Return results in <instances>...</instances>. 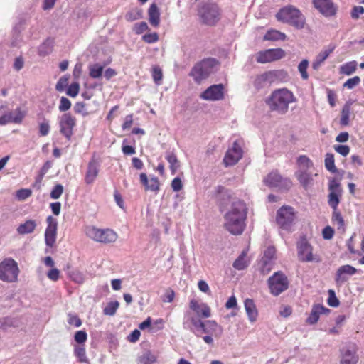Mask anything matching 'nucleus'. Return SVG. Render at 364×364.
I'll return each instance as SVG.
<instances>
[{
  "mask_svg": "<svg viewBox=\"0 0 364 364\" xmlns=\"http://www.w3.org/2000/svg\"><path fill=\"white\" fill-rule=\"evenodd\" d=\"M270 293L274 296H279L289 288L287 277L281 271L274 272L267 280Z\"/></svg>",
  "mask_w": 364,
  "mask_h": 364,
  "instance_id": "nucleus-8",
  "label": "nucleus"
},
{
  "mask_svg": "<svg viewBox=\"0 0 364 364\" xmlns=\"http://www.w3.org/2000/svg\"><path fill=\"white\" fill-rule=\"evenodd\" d=\"M119 303L117 301H111L105 307L103 312L105 315L113 316L115 314Z\"/></svg>",
  "mask_w": 364,
  "mask_h": 364,
  "instance_id": "nucleus-46",
  "label": "nucleus"
},
{
  "mask_svg": "<svg viewBox=\"0 0 364 364\" xmlns=\"http://www.w3.org/2000/svg\"><path fill=\"white\" fill-rule=\"evenodd\" d=\"M68 76L64 75L61 77L55 85L56 90L59 92H63L68 85Z\"/></svg>",
  "mask_w": 364,
  "mask_h": 364,
  "instance_id": "nucleus-53",
  "label": "nucleus"
},
{
  "mask_svg": "<svg viewBox=\"0 0 364 364\" xmlns=\"http://www.w3.org/2000/svg\"><path fill=\"white\" fill-rule=\"evenodd\" d=\"M360 82V78L358 76H355L346 80L343 84L344 87L348 89H353Z\"/></svg>",
  "mask_w": 364,
  "mask_h": 364,
  "instance_id": "nucleus-57",
  "label": "nucleus"
},
{
  "mask_svg": "<svg viewBox=\"0 0 364 364\" xmlns=\"http://www.w3.org/2000/svg\"><path fill=\"white\" fill-rule=\"evenodd\" d=\"M275 252L276 250L274 247H269L265 250L264 252V256L261 259L265 261H272L274 257Z\"/></svg>",
  "mask_w": 364,
  "mask_h": 364,
  "instance_id": "nucleus-59",
  "label": "nucleus"
},
{
  "mask_svg": "<svg viewBox=\"0 0 364 364\" xmlns=\"http://www.w3.org/2000/svg\"><path fill=\"white\" fill-rule=\"evenodd\" d=\"M246 254L243 252L233 262V267L237 270H243L247 266L248 263L245 260Z\"/></svg>",
  "mask_w": 364,
  "mask_h": 364,
  "instance_id": "nucleus-40",
  "label": "nucleus"
},
{
  "mask_svg": "<svg viewBox=\"0 0 364 364\" xmlns=\"http://www.w3.org/2000/svg\"><path fill=\"white\" fill-rule=\"evenodd\" d=\"M334 235V230L331 226L325 227L322 230V236L324 240H331Z\"/></svg>",
  "mask_w": 364,
  "mask_h": 364,
  "instance_id": "nucleus-63",
  "label": "nucleus"
},
{
  "mask_svg": "<svg viewBox=\"0 0 364 364\" xmlns=\"http://www.w3.org/2000/svg\"><path fill=\"white\" fill-rule=\"evenodd\" d=\"M287 38L285 33L276 30H271L266 33L264 36L265 41H284Z\"/></svg>",
  "mask_w": 364,
  "mask_h": 364,
  "instance_id": "nucleus-33",
  "label": "nucleus"
},
{
  "mask_svg": "<svg viewBox=\"0 0 364 364\" xmlns=\"http://www.w3.org/2000/svg\"><path fill=\"white\" fill-rule=\"evenodd\" d=\"M50 124L48 119L44 120L39 124V135L42 136H47L50 132Z\"/></svg>",
  "mask_w": 364,
  "mask_h": 364,
  "instance_id": "nucleus-50",
  "label": "nucleus"
},
{
  "mask_svg": "<svg viewBox=\"0 0 364 364\" xmlns=\"http://www.w3.org/2000/svg\"><path fill=\"white\" fill-rule=\"evenodd\" d=\"M63 192V186L61 184L55 185L50 192V198L58 199Z\"/></svg>",
  "mask_w": 364,
  "mask_h": 364,
  "instance_id": "nucleus-56",
  "label": "nucleus"
},
{
  "mask_svg": "<svg viewBox=\"0 0 364 364\" xmlns=\"http://www.w3.org/2000/svg\"><path fill=\"white\" fill-rule=\"evenodd\" d=\"M330 310L322 305H314L309 316L306 319V322L309 324H315L319 319L321 314H327Z\"/></svg>",
  "mask_w": 364,
  "mask_h": 364,
  "instance_id": "nucleus-25",
  "label": "nucleus"
},
{
  "mask_svg": "<svg viewBox=\"0 0 364 364\" xmlns=\"http://www.w3.org/2000/svg\"><path fill=\"white\" fill-rule=\"evenodd\" d=\"M152 77L154 82L156 85H161L163 78L162 70L158 65H155L152 68Z\"/></svg>",
  "mask_w": 364,
  "mask_h": 364,
  "instance_id": "nucleus-47",
  "label": "nucleus"
},
{
  "mask_svg": "<svg viewBox=\"0 0 364 364\" xmlns=\"http://www.w3.org/2000/svg\"><path fill=\"white\" fill-rule=\"evenodd\" d=\"M125 19L129 22H132L142 18V10L138 7L131 9L125 16Z\"/></svg>",
  "mask_w": 364,
  "mask_h": 364,
  "instance_id": "nucleus-32",
  "label": "nucleus"
},
{
  "mask_svg": "<svg viewBox=\"0 0 364 364\" xmlns=\"http://www.w3.org/2000/svg\"><path fill=\"white\" fill-rule=\"evenodd\" d=\"M71 107V102L65 97H61L58 109L60 112H66Z\"/></svg>",
  "mask_w": 364,
  "mask_h": 364,
  "instance_id": "nucleus-54",
  "label": "nucleus"
},
{
  "mask_svg": "<svg viewBox=\"0 0 364 364\" xmlns=\"http://www.w3.org/2000/svg\"><path fill=\"white\" fill-rule=\"evenodd\" d=\"M189 306L198 316L209 318L211 316L210 309L206 304H198L197 301L192 299Z\"/></svg>",
  "mask_w": 364,
  "mask_h": 364,
  "instance_id": "nucleus-23",
  "label": "nucleus"
},
{
  "mask_svg": "<svg viewBox=\"0 0 364 364\" xmlns=\"http://www.w3.org/2000/svg\"><path fill=\"white\" fill-rule=\"evenodd\" d=\"M328 304L332 307H337L339 306V300L336 296L335 291L333 289L328 290Z\"/></svg>",
  "mask_w": 364,
  "mask_h": 364,
  "instance_id": "nucleus-52",
  "label": "nucleus"
},
{
  "mask_svg": "<svg viewBox=\"0 0 364 364\" xmlns=\"http://www.w3.org/2000/svg\"><path fill=\"white\" fill-rule=\"evenodd\" d=\"M325 167L331 173H336L337 171V168L335 166L334 163V156L331 153H327L325 156Z\"/></svg>",
  "mask_w": 364,
  "mask_h": 364,
  "instance_id": "nucleus-39",
  "label": "nucleus"
},
{
  "mask_svg": "<svg viewBox=\"0 0 364 364\" xmlns=\"http://www.w3.org/2000/svg\"><path fill=\"white\" fill-rule=\"evenodd\" d=\"M295 218L294 208L290 206H283L277 210V223L284 230H289L293 225Z\"/></svg>",
  "mask_w": 364,
  "mask_h": 364,
  "instance_id": "nucleus-10",
  "label": "nucleus"
},
{
  "mask_svg": "<svg viewBox=\"0 0 364 364\" xmlns=\"http://www.w3.org/2000/svg\"><path fill=\"white\" fill-rule=\"evenodd\" d=\"M68 322L70 325L75 326V327H80L82 325L80 318L75 314H69Z\"/></svg>",
  "mask_w": 364,
  "mask_h": 364,
  "instance_id": "nucleus-60",
  "label": "nucleus"
},
{
  "mask_svg": "<svg viewBox=\"0 0 364 364\" xmlns=\"http://www.w3.org/2000/svg\"><path fill=\"white\" fill-rule=\"evenodd\" d=\"M247 208L241 200L234 198L230 208L224 215V228L235 235H241L245 228Z\"/></svg>",
  "mask_w": 364,
  "mask_h": 364,
  "instance_id": "nucleus-1",
  "label": "nucleus"
},
{
  "mask_svg": "<svg viewBox=\"0 0 364 364\" xmlns=\"http://www.w3.org/2000/svg\"><path fill=\"white\" fill-rule=\"evenodd\" d=\"M297 250L299 259L303 262H320L321 261L318 255H313V247L305 237L301 238L297 242Z\"/></svg>",
  "mask_w": 364,
  "mask_h": 364,
  "instance_id": "nucleus-9",
  "label": "nucleus"
},
{
  "mask_svg": "<svg viewBox=\"0 0 364 364\" xmlns=\"http://www.w3.org/2000/svg\"><path fill=\"white\" fill-rule=\"evenodd\" d=\"M242 149L237 141H235L232 148L229 149L223 159L225 166H233L236 164L242 156Z\"/></svg>",
  "mask_w": 364,
  "mask_h": 364,
  "instance_id": "nucleus-17",
  "label": "nucleus"
},
{
  "mask_svg": "<svg viewBox=\"0 0 364 364\" xmlns=\"http://www.w3.org/2000/svg\"><path fill=\"white\" fill-rule=\"evenodd\" d=\"M328 189L330 192L341 193L340 183L338 182L335 178H333L329 181Z\"/></svg>",
  "mask_w": 364,
  "mask_h": 364,
  "instance_id": "nucleus-62",
  "label": "nucleus"
},
{
  "mask_svg": "<svg viewBox=\"0 0 364 364\" xmlns=\"http://www.w3.org/2000/svg\"><path fill=\"white\" fill-rule=\"evenodd\" d=\"M245 309L251 322H255L257 317V311L255 304L252 299H246L245 301Z\"/></svg>",
  "mask_w": 364,
  "mask_h": 364,
  "instance_id": "nucleus-29",
  "label": "nucleus"
},
{
  "mask_svg": "<svg viewBox=\"0 0 364 364\" xmlns=\"http://www.w3.org/2000/svg\"><path fill=\"white\" fill-rule=\"evenodd\" d=\"M296 176L305 189L313 184L312 174L306 170L299 169L296 173Z\"/></svg>",
  "mask_w": 364,
  "mask_h": 364,
  "instance_id": "nucleus-26",
  "label": "nucleus"
},
{
  "mask_svg": "<svg viewBox=\"0 0 364 364\" xmlns=\"http://www.w3.org/2000/svg\"><path fill=\"white\" fill-rule=\"evenodd\" d=\"M31 191L29 189H20L16 192V197L21 200H24L31 196Z\"/></svg>",
  "mask_w": 364,
  "mask_h": 364,
  "instance_id": "nucleus-64",
  "label": "nucleus"
},
{
  "mask_svg": "<svg viewBox=\"0 0 364 364\" xmlns=\"http://www.w3.org/2000/svg\"><path fill=\"white\" fill-rule=\"evenodd\" d=\"M206 323V321H203L200 318L195 322V323L193 325V328H190L191 331H193L195 335L198 337H200L203 334V329L205 328Z\"/></svg>",
  "mask_w": 364,
  "mask_h": 364,
  "instance_id": "nucleus-45",
  "label": "nucleus"
},
{
  "mask_svg": "<svg viewBox=\"0 0 364 364\" xmlns=\"http://www.w3.org/2000/svg\"><path fill=\"white\" fill-rule=\"evenodd\" d=\"M276 75L272 71H267L256 76L253 85L257 90H260L275 80Z\"/></svg>",
  "mask_w": 364,
  "mask_h": 364,
  "instance_id": "nucleus-21",
  "label": "nucleus"
},
{
  "mask_svg": "<svg viewBox=\"0 0 364 364\" xmlns=\"http://www.w3.org/2000/svg\"><path fill=\"white\" fill-rule=\"evenodd\" d=\"M89 75L94 79H98L102 77L104 67L99 63L90 65Z\"/></svg>",
  "mask_w": 364,
  "mask_h": 364,
  "instance_id": "nucleus-35",
  "label": "nucleus"
},
{
  "mask_svg": "<svg viewBox=\"0 0 364 364\" xmlns=\"http://www.w3.org/2000/svg\"><path fill=\"white\" fill-rule=\"evenodd\" d=\"M74 338L77 343L82 344L87 341V334L85 331H77L75 333Z\"/></svg>",
  "mask_w": 364,
  "mask_h": 364,
  "instance_id": "nucleus-58",
  "label": "nucleus"
},
{
  "mask_svg": "<svg viewBox=\"0 0 364 364\" xmlns=\"http://www.w3.org/2000/svg\"><path fill=\"white\" fill-rule=\"evenodd\" d=\"M53 49V41L52 40H46L44 43H43L39 48L38 53L40 55L45 56L49 54Z\"/></svg>",
  "mask_w": 364,
  "mask_h": 364,
  "instance_id": "nucleus-41",
  "label": "nucleus"
},
{
  "mask_svg": "<svg viewBox=\"0 0 364 364\" xmlns=\"http://www.w3.org/2000/svg\"><path fill=\"white\" fill-rule=\"evenodd\" d=\"M279 21L288 23L296 29H302L306 24V18L301 11L293 6H287L279 9L276 14Z\"/></svg>",
  "mask_w": 364,
  "mask_h": 364,
  "instance_id": "nucleus-3",
  "label": "nucleus"
},
{
  "mask_svg": "<svg viewBox=\"0 0 364 364\" xmlns=\"http://www.w3.org/2000/svg\"><path fill=\"white\" fill-rule=\"evenodd\" d=\"M47 228L45 231V242L49 247H53L56 241L58 221L53 216L46 218Z\"/></svg>",
  "mask_w": 364,
  "mask_h": 364,
  "instance_id": "nucleus-15",
  "label": "nucleus"
},
{
  "mask_svg": "<svg viewBox=\"0 0 364 364\" xmlns=\"http://www.w3.org/2000/svg\"><path fill=\"white\" fill-rule=\"evenodd\" d=\"M36 223L33 220H27L24 223L21 224L17 228V232L20 235H26L32 233L36 228Z\"/></svg>",
  "mask_w": 364,
  "mask_h": 364,
  "instance_id": "nucleus-30",
  "label": "nucleus"
},
{
  "mask_svg": "<svg viewBox=\"0 0 364 364\" xmlns=\"http://www.w3.org/2000/svg\"><path fill=\"white\" fill-rule=\"evenodd\" d=\"M314 6L325 16H334L336 7L331 0H314Z\"/></svg>",
  "mask_w": 364,
  "mask_h": 364,
  "instance_id": "nucleus-20",
  "label": "nucleus"
},
{
  "mask_svg": "<svg viewBox=\"0 0 364 364\" xmlns=\"http://www.w3.org/2000/svg\"><path fill=\"white\" fill-rule=\"evenodd\" d=\"M266 186L270 188L288 190L291 187V181L287 178H283L277 171H272L264 179Z\"/></svg>",
  "mask_w": 364,
  "mask_h": 364,
  "instance_id": "nucleus-12",
  "label": "nucleus"
},
{
  "mask_svg": "<svg viewBox=\"0 0 364 364\" xmlns=\"http://www.w3.org/2000/svg\"><path fill=\"white\" fill-rule=\"evenodd\" d=\"M298 164L300 166V169L308 171L310 168L313 166V162L311 160L306 156L302 155L298 158L297 160Z\"/></svg>",
  "mask_w": 364,
  "mask_h": 364,
  "instance_id": "nucleus-42",
  "label": "nucleus"
},
{
  "mask_svg": "<svg viewBox=\"0 0 364 364\" xmlns=\"http://www.w3.org/2000/svg\"><path fill=\"white\" fill-rule=\"evenodd\" d=\"M339 194H341V193L334 192H330L328 194V203L330 207H331L333 210H338L337 208L340 203Z\"/></svg>",
  "mask_w": 364,
  "mask_h": 364,
  "instance_id": "nucleus-43",
  "label": "nucleus"
},
{
  "mask_svg": "<svg viewBox=\"0 0 364 364\" xmlns=\"http://www.w3.org/2000/svg\"><path fill=\"white\" fill-rule=\"evenodd\" d=\"M200 97L208 101L221 100L224 98V85L223 84L211 85L200 95Z\"/></svg>",
  "mask_w": 364,
  "mask_h": 364,
  "instance_id": "nucleus-16",
  "label": "nucleus"
},
{
  "mask_svg": "<svg viewBox=\"0 0 364 364\" xmlns=\"http://www.w3.org/2000/svg\"><path fill=\"white\" fill-rule=\"evenodd\" d=\"M203 333L209 334L216 338H219L223 333V328L215 321L206 320Z\"/></svg>",
  "mask_w": 364,
  "mask_h": 364,
  "instance_id": "nucleus-22",
  "label": "nucleus"
},
{
  "mask_svg": "<svg viewBox=\"0 0 364 364\" xmlns=\"http://www.w3.org/2000/svg\"><path fill=\"white\" fill-rule=\"evenodd\" d=\"M159 181L158 178L153 177L149 181V183L145 188L146 191H157L159 189Z\"/></svg>",
  "mask_w": 364,
  "mask_h": 364,
  "instance_id": "nucleus-51",
  "label": "nucleus"
},
{
  "mask_svg": "<svg viewBox=\"0 0 364 364\" xmlns=\"http://www.w3.org/2000/svg\"><path fill=\"white\" fill-rule=\"evenodd\" d=\"M259 264H260V267H259L260 272L264 275L267 274L272 270V267H273L272 261H265V260L261 259Z\"/></svg>",
  "mask_w": 364,
  "mask_h": 364,
  "instance_id": "nucleus-49",
  "label": "nucleus"
},
{
  "mask_svg": "<svg viewBox=\"0 0 364 364\" xmlns=\"http://www.w3.org/2000/svg\"><path fill=\"white\" fill-rule=\"evenodd\" d=\"M359 360L358 347L349 343L340 349V364H357Z\"/></svg>",
  "mask_w": 364,
  "mask_h": 364,
  "instance_id": "nucleus-11",
  "label": "nucleus"
},
{
  "mask_svg": "<svg viewBox=\"0 0 364 364\" xmlns=\"http://www.w3.org/2000/svg\"><path fill=\"white\" fill-rule=\"evenodd\" d=\"M80 85L77 82L72 83L68 88L66 94L72 97H76L79 93Z\"/></svg>",
  "mask_w": 364,
  "mask_h": 364,
  "instance_id": "nucleus-55",
  "label": "nucleus"
},
{
  "mask_svg": "<svg viewBox=\"0 0 364 364\" xmlns=\"http://www.w3.org/2000/svg\"><path fill=\"white\" fill-rule=\"evenodd\" d=\"M156 360V356L150 350H147L138 358L137 364H155Z\"/></svg>",
  "mask_w": 364,
  "mask_h": 364,
  "instance_id": "nucleus-31",
  "label": "nucleus"
},
{
  "mask_svg": "<svg viewBox=\"0 0 364 364\" xmlns=\"http://www.w3.org/2000/svg\"><path fill=\"white\" fill-rule=\"evenodd\" d=\"M285 56V52L282 48L267 49L256 54V60L259 63H267L278 60Z\"/></svg>",
  "mask_w": 364,
  "mask_h": 364,
  "instance_id": "nucleus-14",
  "label": "nucleus"
},
{
  "mask_svg": "<svg viewBox=\"0 0 364 364\" xmlns=\"http://www.w3.org/2000/svg\"><path fill=\"white\" fill-rule=\"evenodd\" d=\"M218 61L215 58L204 59L196 64L191 72V75L196 81H200L209 76L214 72L215 68L218 65Z\"/></svg>",
  "mask_w": 364,
  "mask_h": 364,
  "instance_id": "nucleus-6",
  "label": "nucleus"
},
{
  "mask_svg": "<svg viewBox=\"0 0 364 364\" xmlns=\"http://www.w3.org/2000/svg\"><path fill=\"white\" fill-rule=\"evenodd\" d=\"M332 221L333 224L337 225V229L341 230L342 232H345V223L344 220L341 214V213L336 210L333 211L332 214Z\"/></svg>",
  "mask_w": 364,
  "mask_h": 364,
  "instance_id": "nucleus-34",
  "label": "nucleus"
},
{
  "mask_svg": "<svg viewBox=\"0 0 364 364\" xmlns=\"http://www.w3.org/2000/svg\"><path fill=\"white\" fill-rule=\"evenodd\" d=\"M25 117V113L17 108L11 111L0 117V125H5L9 123L20 124Z\"/></svg>",
  "mask_w": 364,
  "mask_h": 364,
  "instance_id": "nucleus-19",
  "label": "nucleus"
},
{
  "mask_svg": "<svg viewBox=\"0 0 364 364\" xmlns=\"http://www.w3.org/2000/svg\"><path fill=\"white\" fill-rule=\"evenodd\" d=\"M149 28L148 25L146 22H140L138 23H136L133 28V31L136 34H141L144 33V31H147Z\"/></svg>",
  "mask_w": 364,
  "mask_h": 364,
  "instance_id": "nucleus-61",
  "label": "nucleus"
},
{
  "mask_svg": "<svg viewBox=\"0 0 364 364\" xmlns=\"http://www.w3.org/2000/svg\"><path fill=\"white\" fill-rule=\"evenodd\" d=\"M198 15L200 21L207 26H215L220 19L218 6L213 1H203L199 4Z\"/></svg>",
  "mask_w": 364,
  "mask_h": 364,
  "instance_id": "nucleus-4",
  "label": "nucleus"
},
{
  "mask_svg": "<svg viewBox=\"0 0 364 364\" xmlns=\"http://www.w3.org/2000/svg\"><path fill=\"white\" fill-rule=\"evenodd\" d=\"M308 66L309 61L306 59L301 60L298 65V70L301 73V76L303 80H307L309 78V75L307 73Z\"/></svg>",
  "mask_w": 364,
  "mask_h": 364,
  "instance_id": "nucleus-48",
  "label": "nucleus"
},
{
  "mask_svg": "<svg viewBox=\"0 0 364 364\" xmlns=\"http://www.w3.org/2000/svg\"><path fill=\"white\" fill-rule=\"evenodd\" d=\"M19 269L17 262L11 258H6L0 263V280L12 283L18 280Z\"/></svg>",
  "mask_w": 364,
  "mask_h": 364,
  "instance_id": "nucleus-5",
  "label": "nucleus"
},
{
  "mask_svg": "<svg viewBox=\"0 0 364 364\" xmlns=\"http://www.w3.org/2000/svg\"><path fill=\"white\" fill-rule=\"evenodd\" d=\"M166 159L170 164V169L172 173L174 174L179 168V161L176 156L173 153L168 152Z\"/></svg>",
  "mask_w": 364,
  "mask_h": 364,
  "instance_id": "nucleus-37",
  "label": "nucleus"
},
{
  "mask_svg": "<svg viewBox=\"0 0 364 364\" xmlns=\"http://www.w3.org/2000/svg\"><path fill=\"white\" fill-rule=\"evenodd\" d=\"M73 109L75 113L80 114L83 117H86L92 113V111L87 108V104L83 102H77L75 104Z\"/></svg>",
  "mask_w": 364,
  "mask_h": 364,
  "instance_id": "nucleus-38",
  "label": "nucleus"
},
{
  "mask_svg": "<svg viewBox=\"0 0 364 364\" xmlns=\"http://www.w3.org/2000/svg\"><path fill=\"white\" fill-rule=\"evenodd\" d=\"M358 269L351 265L346 264L340 267L336 273L335 280L338 284H343L346 282L350 276L354 275Z\"/></svg>",
  "mask_w": 364,
  "mask_h": 364,
  "instance_id": "nucleus-18",
  "label": "nucleus"
},
{
  "mask_svg": "<svg viewBox=\"0 0 364 364\" xmlns=\"http://www.w3.org/2000/svg\"><path fill=\"white\" fill-rule=\"evenodd\" d=\"M99 173V166L95 160H91L88 165L85 173V181L87 184H92L97 177Z\"/></svg>",
  "mask_w": 364,
  "mask_h": 364,
  "instance_id": "nucleus-24",
  "label": "nucleus"
},
{
  "mask_svg": "<svg viewBox=\"0 0 364 364\" xmlns=\"http://www.w3.org/2000/svg\"><path fill=\"white\" fill-rule=\"evenodd\" d=\"M296 101L292 92L287 88L275 90L266 100L269 109L279 114H284L289 110V105Z\"/></svg>",
  "mask_w": 364,
  "mask_h": 364,
  "instance_id": "nucleus-2",
  "label": "nucleus"
},
{
  "mask_svg": "<svg viewBox=\"0 0 364 364\" xmlns=\"http://www.w3.org/2000/svg\"><path fill=\"white\" fill-rule=\"evenodd\" d=\"M149 21L151 25L157 27L160 23V12L156 4H151L149 11Z\"/></svg>",
  "mask_w": 364,
  "mask_h": 364,
  "instance_id": "nucleus-27",
  "label": "nucleus"
},
{
  "mask_svg": "<svg viewBox=\"0 0 364 364\" xmlns=\"http://www.w3.org/2000/svg\"><path fill=\"white\" fill-rule=\"evenodd\" d=\"M74 354L81 363H87L88 359L86 356L85 349L84 347L77 346L74 348Z\"/></svg>",
  "mask_w": 364,
  "mask_h": 364,
  "instance_id": "nucleus-44",
  "label": "nucleus"
},
{
  "mask_svg": "<svg viewBox=\"0 0 364 364\" xmlns=\"http://www.w3.org/2000/svg\"><path fill=\"white\" fill-rule=\"evenodd\" d=\"M75 126L76 119L70 113H65L59 119L60 132L68 140L71 139Z\"/></svg>",
  "mask_w": 364,
  "mask_h": 364,
  "instance_id": "nucleus-13",
  "label": "nucleus"
},
{
  "mask_svg": "<svg viewBox=\"0 0 364 364\" xmlns=\"http://www.w3.org/2000/svg\"><path fill=\"white\" fill-rule=\"evenodd\" d=\"M86 235L90 239L102 243L114 242L117 239V235L110 229H99L89 226L85 230Z\"/></svg>",
  "mask_w": 364,
  "mask_h": 364,
  "instance_id": "nucleus-7",
  "label": "nucleus"
},
{
  "mask_svg": "<svg viewBox=\"0 0 364 364\" xmlns=\"http://www.w3.org/2000/svg\"><path fill=\"white\" fill-rule=\"evenodd\" d=\"M352 105H353V102L351 100H348L343 105L342 110H341V119H340L341 125L348 126L349 124V121H350L349 118H350V114L351 112Z\"/></svg>",
  "mask_w": 364,
  "mask_h": 364,
  "instance_id": "nucleus-28",
  "label": "nucleus"
},
{
  "mask_svg": "<svg viewBox=\"0 0 364 364\" xmlns=\"http://www.w3.org/2000/svg\"><path fill=\"white\" fill-rule=\"evenodd\" d=\"M357 68V62L355 60L346 63L343 65H342L340 68V72L342 74L346 75H350L355 71Z\"/></svg>",
  "mask_w": 364,
  "mask_h": 364,
  "instance_id": "nucleus-36",
  "label": "nucleus"
}]
</instances>
